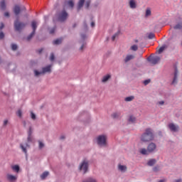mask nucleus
Returning a JSON list of instances; mask_svg holds the SVG:
<instances>
[{
  "instance_id": "33",
  "label": "nucleus",
  "mask_w": 182,
  "mask_h": 182,
  "mask_svg": "<svg viewBox=\"0 0 182 182\" xmlns=\"http://www.w3.org/2000/svg\"><path fill=\"white\" fill-rule=\"evenodd\" d=\"M20 147H21V150L23 151V153H25V154H26V153H28V151H26V148H25L23 144H21Z\"/></svg>"
},
{
  "instance_id": "12",
  "label": "nucleus",
  "mask_w": 182,
  "mask_h": 182,
  "mask_svg": "<svg viewBox=\"0 0 182 182\" xmlns=\"http://www.w3.org/2000/svg\"><path fill=\"white\" fill-rule=\"evenodd\" d=\"M6 177L7 180L11 182H15L16 181V180H18V176L11 174H7Z\"/></svg>"
},
{
  "instance_id": "21",
  "label": "nucleus",
  "mask_w": 182,
  "mask_h": 182,
  "mask_svg": "<svg viewBox=\"0 0 182 182\" xmlns=\"http://www.w3.org/2000/svg\"><path fill=\"white\" fill-rule=\"evenodd\" d=\"M110 77H111L110 75H107L102 77V82H103V83H105V82H107V80H109V79H110Z\"/></svg>"
},
{
  "instance_id": "29",
  "label": "nucleus",
  "mask_w": 182,
  "mask_h": 182,
  "mask_svg": "<svg viewBox=\"0 0 182 182\" xmlns=\"http://www.w3.org/2000/svg\"><path fill=\"white\" fill-rule=\"evenodd\" d=\"M134 99V96L127 97L125 98V102H132Z\"/></svg>"
},
{
  "instance_id": "51",
  "label": "nucleus",
  "mask_w": 182,
  "mask_h": 182,
  "mask_svg": "<svg viewBox=\"0 0 182 182\" xmlns=\"http://www.w3.org/2000/svg\"><path fill=\"white\" fill-rule=\"evenodd\" d=\"M159 105H164V101H160V102H159Z\"/></svg>"
},
{
  "instance_id": "23",
  "label": "nucleus",
  "mask_w": 182,
  "mask_h": 182,
  "mask_svg": "<svg viewBox=\"0 0 182 182\" xmlns=\"http://www.w3.org/2000/svg\"><path fill=\"white\" fill-rule=\"evenodd\" d=\"M11 168L12 170H14V171H16V173H19L20 168L18 165H14L11 166Z\"/></svg>"
},
{
  "instance_id": "39",
  "label": "nucleus",
  "mask_w": 182,
  "mask_h": 182,
  "mask_svg": "<svg viewBox=\"0 0 182 182\" xmlns=\"http://www.w3.org/2000/svg\"><path fill=\"white\" fill-rule=\"evenodd\" d=\"M89 6H90V1H87L85 3V7L87 9H89Z\"/></svg>"
},
{
  "instance_id": "42",
  "label": "nucleus",
  "mask_w": 182,
  "mask_h": 182,
  "mask_svg": "<svg viewBox=\"0 0 182 182\" xmlns=\"http://www.w3.org/2000/svg\"><path fill=\"white\" fill-rule=\"evenodd\" d=\"M31 119H33V120H35V119H36V115H35L33 112H31Z\"/></svg>"
},
{
  "instance_id": "31",
  "label": "nucleus",
  "mask_w": 182,
  "mask_h": 182,
  "mask_svg": "<svg viewBox=\"0 0 182 182\" xmlns=\"http://www.w3.org/2000/svg\"><path fill=\"white\" fill-rule=\"evenodd\" d=\"M68 5L70 6V8H73L75 6V4L73 3V1L70 0L68 1Z\"/></svg>"
},
{
  "instance_id": "49",
  "label": "nucleus",
  "mask_w": 182,
  "mask_h": 182,
  "mask_svg": "<svg viewBox=\"0 0 182 182\" xmlns=\"http://www.w3.org/2000/svg\"><path fill=\"white\" fill-rule=\"evenodd\" d=\"M8 124V120H4V126H6Z\"/></svg>"
},
{
  "instance_id": "16",
  "label": "nucleus",
  "mask_w": 182,
  "mask_h": 182,
  "mask_svg": "<svg viewBox=\"0 0 182 182\" xmlns=\"http://www.w3.org/2000/svg\"><path fill=\"white\" fill-rule=\"evenodd\" d=\"M118 169L119 170V171L124 173V171L127 170V166L119 164L118 165Z\"/></svg>"
},
{
  "instance_id": "17",
  "label": "nucleus",
  "mask_w": 182,
  "mask_h": 182,
  "mask_svg": "<svg viewBox=\"0 0 182 182\" xmlns=\"http://www.w3.org/2000/svg\"><path fill=\"white\" fill-rule=\"evenodd\" d=\"M85 0H80L77 5V11H80V9L83 7Z\"/></svg>"
},
{
  "instance_id": "8",
  "label": "nucleus",
  "mask_w": 182,
  "mask_h": 182,
  "mask_svg": "<svg viewBox=\"0 0 182 182\" xmlns=\"http://www.w3.org/2000/svg\"><path fill=\"white\" fill-rule=\"evenodd\" d=\"M89 167V164L87 163V161H84L80 166V170L81 171H83L84 174H86V173L87 172V168Z\"/></svg>"
},
{
  "instance_id": "7",
  "label": "nucleus",
  "mask_w": 182,
  "mask_h": 182,
  "mask_svg": "<svg viewBox=\"0 0 182 182\" xmlns=\"http://www.w3.org/2000/svg\"><path fill=\"white\" fill-rule=\"evenodd\" d=\"M66 19H68V13L66 12V11L63 10L62 12L59 14L58 21L60 22H65Z\"/></svg>"
},
{
  "instance_id": "20",
  "label": "nucleus",
  "mask_w": 182,
  "mask_h": 182,
  "mask_svg": "<svg viewBox=\"0 0 182 182\" xmlns=\"http://www.w3.org/2000/svg\"><path fill=\"white\" fill-rule=\"evenodd\" d=\"M49 176V172L48 171H45L43 173V174L41 175V180H45V178Z\"/></svg>"
},
{
  "instance_id": "40",
  "label": "nucleus",
  "mask_w": 182,
  "mask_h": 182,
  "mask_svg": "<svg viewBox=\"0 0 182 182\" xmlns=\"http://www.w3.org/2000/svg\"><path fill=\"white\" fill-rule=\"evenodd\" d=\"M38 143H39V149H43V147L45 146L43 143L41 141H39Z\"/></svg>"
},
{
  "instance_id": "55",
  "label": "nucleus",
  "mask_w": 182,
  "mask_h": 182,
  "mask_svg": "<svg viewBox=\"0 0 182 182\" xmlns=\"http://www.w3.org/2000/svg\"><path fill=\"white\" fill-rule=\"evenodd\" d=\"M60 139H61V140H63V139H65V136H61Z\"/></svg>"
},
{
  "instance_id": "22",
  "label": "nucleus",
  "mask_w": 182,
  "mask_h": 182,
  "mask_svg": "<svg viewBox=\"0 0 182 182\" xmlns=\"http://www.w3.org/2000/svg\"><path fill=\"white\" fill-rule=\"evenodd\" d=\"M62 41H63L62 38H58V39L55 40L53 42V45H60V43H62Z\"/></svg>"
},
{
  "instance_id": "52",
  "label": "nucleus",
  "mask_w": 182,
  "mask_h": 182,
  "mask_svg": "<svg viewBox=\"0 0 182 182\" xmlns=\"http://www.w3.org/2000/svg\"><path fill=\"white\" fill-rule=\"evenodd\" d=\"M84 47H85V46H84V45H82V46H81V47H80V49L81 50H83V48H84Z\"/></svg>"
},
{
  "instance_id": "47",
  "label": "nucleus",
  "mask_w": 182,
  "mask_h": 182,
  "mask_svg": "<svg viewBox=\"0 0 182 182\" xmlns=\"http://www.w3.org/2000/svg\"><path fill=\"white\" fill-rule=\"evenodd\" d=\"M4 16H6L7 18H9V12H5V13H4Z\"/></svg>"
},
{
  "instance_id": "19",
  "label": "nucleus",
  "mask_w": 182,
  "mask_h": 182,
  "mask_svg": "<svg viewBox=\"0 0 182 182\" xmlns=\"http://www.w3.org/2000/svg\"><path fill=\"white\" fill-rule=\"evenodd\" d=\"M156 161H156V159H151L147 162V165L149 166H152L155 163H156Z\"/></svg>"
},
{
  "instance_id": "43",
  "label": "nucleus",
  "mask_w": 182,
  "mask_h": 182,
  "mask_svg": "<svg viewBox=\"0 0 182 182\" xmlns=\"http://www.w3.org/2000/svg\"><path fill=\"white\" fill-rule=\"evenodd\" d=\"M159 166H155V167L153 168V171H155V172L159 171Z\"/></svg>"
},
{
  "instance_id": "44",
  "label": "nucleus",
  "mask_w": 182,
  "mask_h": 182,
  "mask_svg": "<svg viewBox=\"0 0 182 182\" xmlns=\"http://www.w3.org/2000/svg\"><path fill=\"white\" fill-rule=\"evenodd\" d=\"M117 35H119V33H117L114 34V36H112V41H114V39H116V36H117Z\"/></svg>"
},
{
  "instance_id": "6",
  "label": "nucleus",
  "mask_w": 182,
  "mask_h": 182,
  "mask_svg": "<svg viewBox=\"0 0 182 182\" xmlns=\"http://www.w3.org/2000/svg\"><path fill=\"white\" fill-rule=\"evenodd\" d=\"M106 140H107L106 136L100 135L97 139V144H99V146H105Z\"/></svg>"
},
{
  "instance_id": "27",
  "label": "nucleus",
  "mask_w": 182,
  "mask_h": 182,
  "mask_svg": "<svg viewBox=\"0 0 182 182\" xmlns=\"http://www.w3.org/2000/svg\"><path fill=\"white\" fill-rule=\"evenodd\" d=\"M130 49L131 50H134V52H136V50L139 49V47L137 46V45H133L132 46H131Z\"/></svg>"
},
{
  "instance_id": "1",
  "label": "nucleus",
  "mask_w": 182,
  "mask_h": 182,
  "mask_svg": "<svg viewBox=\"0 0 182 182\" xmlns=\"http://www.w3.org/2000/svg\"><path fill=\"white\" fill-rule=\"evenodd\" d=\"M153 140H154V134H153V130L150 128H147L141 136V141H143L144 143H149V141H153Z\"/></svg>"
},
{
  "instance_id": "53",
  "label": "nucleus",
  "mask_w": 182,
  "mask_h": 182,
  "mask_svg": "<svg viewBox=\"0 0 182 182\" xmlns=\"http://www.w3.org/2000/svg\"><path fill=\"white\" fill-rule=\"evenodd\" d=\"M91 26L93 28V26H95V22H92L91 23Z\"/></svg>"
},
{
  "instance_id": "38",
  "label": "nucleus",
  "mask_w": 182,
  "mask_h": 182,
  "mask_svg": "<svg viewBox=\"0 0 182 182\" xmlns=\"http://www.w3.org/2000/svg\"><path fill=\"white\" fill-rule=\"evenodd\" d=\"M17 115L18 116V117H22V111L21 109H18L17 111Z\"/></svg>"
},
{
  "instance_id": "34",
  "label": "nucleus",
  "mask_w": 182,
  "mask_h": 182,
  "mask_svg": "<svg viewBox=\"0 0 182 182\" xmlns=\"http://www.w3.org/2000/svg\"><path fill=\"white\" fill-rule=\"evenodd\" d=\"M11 49L12 50H16L18 49V46H16V44H12Z\"/></svg>"
},
{
  "instance_id": "18",
  "label": "nucleus",
  "mask_w": 182,
  "mask_h": 182,
  "mask_svg": "<svg viewBox=\"0 0 182 182\" xmlns=\"http://www.w3.org/2000/svg\"><path fill=\"white\" fill-rule=\"evenodd\" d=\"M167 49V46L166 45H164L162 46L159 50H158V53H163V52H164V50Z\"/></svg>"
},
{
  "instance_id": "13",
  "label": "nucleus",
  "mask_w": 182,
  "mask_h": 182,
  "mask_svg": "<svg viewBox=\"0 0 182 182\" xmlns=\"http://www.w3.org/2000/svg\"><path fill=\"white\" fill-rule=\"evenodd\" d=\"M129 5L131 9H136V8H137V4L136 3V0H129Z\"/></svg>"
},
{
  "instance_id": "35",
  "label": "nucleus",
  "mask_w": 182,
  "mask_h": 182,
  "mask_svg": "<svg viewBox=\"0 0 182 182\" xmlns=\"http://www.w3.org/2000/svg\"><path fill=\"white\" fill-rule=\"evenodd\" d=\"M154 33H149V34L148 35V38H149V39H154Z\"/></svg>"
},
{
  "instance_id": "46",
  "label": "nucleus",
  "mask_w": 182,
  "mask_h": 182,
  "mask_svg": "<svg viewBox=\"0 0 182 182\" xmlns=\"http://www.w3.org/2000/svg\"><path fill=\"white\" fill-rule=\"evenodd\" d=\"M55 31H56V28H55L51 29V30L50 31V34L55 33Z\"/></svg>"
},
{
  "instance_id": "11",
  "label": "nucleus",
  "mask_w": 182,
  "mask_h": 182,
  "mask_svg": "<svg viewBox=\"0 0 182 182\" xmlns=\"http://www.w3.org/2000/svg\"><path fill=\"white\" fill-rule=\"evenodd\" d=\"M168 127L171 132H178V125H176L173 123H171L168 124Z\"/></svg>"
},
{
  "instance_id": "37",
  "label": "nucleus",
  "mask_w": 182,
  "mask_h": 182,
  "mask_svg": "<svg viewBox=\"0 0 182 182\" xmlns=\"http://www.w3.org/2000/svg\"><path fill=\"white\" fill-rule=\"evenodd\" d=\"M50 60L51 62H53V60H55V55H53V53H51V54H50Z\"/></svg>"
},
{
  "instance_id": "45",
  "label": "nucleus",
  "mask_w": 182,
  "mask_h": 182,
  "mask_svg": "<svg viewBox=\"0 0 182 182\" xmlns=\"http://www.w3.org/2000/svg\"><path fill=\"white\" fill-rule=\"evenodd\" d=\"M4 23H1V26H0V31H2V29H4Z\"/></svg>"
},
{
  "instance_id": "24",
  "label": "nucleus",
  "mask_w": 182,
  "mask_h": 182,
  "mask_svg": "<svg viewBox=\"0 0 182 182\" xmlns=\"http://www.w3.org/2000/svg\"><path fill=\"white\" fill-rule=\"evenodd\" d=\"M31 134H32V128L30 127L29 128V131H28V141H32V138H31Z\"/></svg>"
},
{
  "instance_id": "36",
  "label": "nucleus",
  "mask_w": 182,
  "mask_h": 182,
  "mask_svg": "<svg viewBox=\"0 0 182 182\" xmlns=\"http://www.w3.org/2000/svg\"><path fill=\"white\" fill-rule=\"evenodd\" d=\"M4 38H5V34L4 33V32L0 31V41L4 39Z\"/></svg>"
},
{
  "instance_id": "54",
  "label": "nucleus",
  "mask_w": 182,
  "mask_h": 182,
  "mask_svg": "<svg viewBox=\"0 0 182 182\" xmlns=\"http://www.w3.org/2000/svg\"><path fill=\"white\" fill-rule=\"evenodd\" d=\"M175 182H181V179L176 180Z\"/></svg>"
},
{
  "instance_id": "50",
  "label": "nucleus",
  "mask_w": 182,
  "mask_h": 182,
  "mask_svg": "<svg viewBox=\"0 0 182 182\" xmlns=\"http://www.w3.org/2000/svg\"><path fill=\"white\" fill-rule=\"evenodd\" d=\"M43 51V49L41 48L40 50H38V53H42Z\"/></svg>"
},
{
  "instance_id": "25",
  "label": "nucleus",
  "mask_w": 182,
  "mask_h": 182,
  "mask_svg": "<svg viewBox=\"0 0 182 182\" xmlns=\"http://www.w3.org/2000/svg\"><path fill=\"white\" fill-rule=\"evenodd\" d=\"M150 16H151V10H150V9H146V13H145V16H146V18H147Z\"/></svg>"
},
{
  "instance_id": "4",
  "label": "nucleus",
  "mask_w": 182,
  "mask_h": 182,
  "mask_svg": "<svg viewBox=\"0 0 182 182\" xmlns=\"http://www.w3.org/2000/svg\"><path fill=\"white\" fill-rule=\"evenodd\" d=\"M26 26V24L22 23V22H19V20L17 19L14 21V28L16 29V31H17L18 32H20V31H22V29H23V28Z\"/></svg>"
},
{
  "instance_id": "48",
  "label": "nucleus",
  "mask_w": 182,
  "mask_h": 182,
  "mask_svg": "<svg viewBox=\"0 0 182 182\" xmlns=\"http://www.w3.org/2000/svg\"><path fill=\"white\" fill-rule=\"evenodd\" d=\"M82 39H86V34L81 35Z\"/></svg>"
},
{
  "instance_id": "9",
  "label": "nucleus",
  "mask_w": 182,
  "mask_h": 182,
  "mask_svg": "<svg viewBox=\"0 0 182 182\" xmlns=\"http://www.w3.org/2000/svg\"><path fill=\"white\" fill-rule=\"evenodd\" d=\"M148 60L151 62L152 65H157L158 62H160V57L154 56L148 58Z\"/></svg>"
},
{
  "instance_id": "41",
  "label": "nucleus",
  "mask_w": 182,
  "mask_h": 182,
  "mask_svg": "<svg viewBox=\"0 0 182 182\" xmlns=\"http://www.w3.org/2000/svg\"><path fill=\"white\" fill-rule=\"evenodd\" d=\"M149 83H150V80H146L144 81V85H145V86H146V85H148Z\"/></svg>"
},
{
  "instance_id": "32",
  "label": "nucleus",
  "mask_w": 182,
  "mask_h": 182,
  "mask_svg": "<svg viewBox=\"0 0 182 182\" xmlns=\"http://www.w3.org/2000/svg\"><path fill=\"white\" fill-rule=\"evenodd\" d=\"M129 122H132V123H134V122H136V117L133 116H130L129 118Z\"/></svg>"
},
{
  "instance_id": "15",
  "label": "nucleus",
  "mask_w": 182,
  "mask_h": 182,
  "mask_svg": "<svg viewBox=\"0 0 182 182\" xmlns=\"http://www.w3.org/2000/svg\"><path fill=\"white\" fill-rule=\"evenodd\" d=\"M178 70H177V69H176L175 72H174V77H173V82H172L173 85L177 83V77H178Z\"/></svg>"
},
{
  "instance_id": "26",
  "label": "nucleus",
  "mask_w": 182,
  "mask_h": 182,
  "mask_svg": "<svg viewBox=\"0 0 182 182\" xmlns=\"http://www.w3.org/2000/svg\"><path fill=\"white\" fill-rule=\"evenodd\" d=\"M182 28V22L178 23L174 26V29H181Z\"/></svg>"
},
{
  "instance_id": "2",
  "label": "nucleus",
  "mask_w": 182,
  "mask_h": 182,
  "mask_svg": "<svg viewBox=\"0 0 182 182\" xmlns=\"http://www.w3.org/2000/svg\"><path fill=\"white\" fill-rule=\"evenodd\" d=\"M156 149H157V146L156 145V144L151 142L148 145L147 149H146L145 148H142L140 149L139 153H141V154L147 156L150 154V153H153V151H154Z\"/></svg>"
},
{
  "instance_id": "30",
  "label": "nucleus",
  "mask_w": 182,
  "mask_h": 182,
  "mask_svg": "<svg viewBox=\"0 0 182 182\" xmlns=\"http://www.w3.org/2000/svg\"><path fill=\"white\" fill-rule=\"evenodd\" d=\"M1 9H5V8H6V5L5 4V0H3L1 2Z\"/></svg>"
},
{
  "instance_id": "5",
  "label": "nucleus",
  "mask_w": 182,
  "mask_h": 182,
  "mask_svg": "<svg viewBox=\"0 0 182 182\" xmlns=\"http://www.w3.org/2000/svg\"><path fill=\"white\" fill-rule=\"evenodd\" d=\"M31 28H33L32 33L27 37V41H31L33 36H35V33L36 32V28H38L36 21L31 22Z\"/></svg>"
},
{
  "instance_id": "14",
  "label": "nucleus",
  "mask_w": 182,
  "mask_h": 182,
  "mask_svg": "<svg viewBox=\"0 0 182 182\" xmlns=\"http://www.w3.org/2000/svg\"><path fill=\"white\" fill-rule=\"evenodd\" d=\"M136 56L133 54L127 55V57L124 59L125 63H127V62H130V60H133Z\"/></svg>"
},
{
  "instance_id": "28",
  "label": "nucleus",
  "mask_w": 182,
  "mask_h": 182,
  "mask_svg": "<svg viewBox=\"0 0 182 182\" xmlns=\"http://www.w3.org/2000/svg\"><path fill=\"white\" fill-rule=\"evenodd\" d=\"M119 116H120V113H119V112H115L112 114V117H113V119H117V117H119Z\"/></svg>"
},
{
  "instance_id": "10",
  "label": "nucleus",
  "mask_w": 182,
  "mask_h": 182,
  "mask_svg": "<svg viewBox=\"0 0 182 182\" xmlns=\"http://www.w3.org/2000/svg\"><path fill=\"white\" fill-rule=\"evenodd\" d=\"M21 11H26V8L23 7L21 9V7L19 6H15L14 8V12L15 15L18 16L19 14H21Z\"/></svg>"
},
{
  "instance_id": "3",
  "label": "nucleus",
  "mask_w": 182,
  "mask_h": 182,
  "mask_svg": "<svg viewBox=\"0 0 182 182\" xmlns=\"http://www.w3.org/2000/svg\"><path fill=\"white\" fill-rule=\"evenodd\" d=\"M50 68H52V65H48L46 68H43L42 72H39L38 70H34L35 76H39V75H45V73H50L51 70Z\"/></svg>"
}]
</instances>
